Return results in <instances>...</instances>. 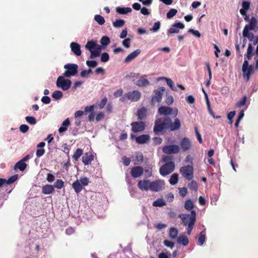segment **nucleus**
<instances>
[{
	"mask_svg": "<svg viewBox=\"0 0 258 258\" xmlns=\"http://www.w3.org/2000/svg\"><path fill=\"white\" fill-rule=\"evenodd\" d=\"M181 127L179 119L175 118L173 122L169 116L160 117L155 120L153 131L156 135L163 134L167 130L170 131L178 130Z\"/></svg>",
	"mask_w": 258,
	"mask_h": 258,
	"instance_id": "nucleus-1",
	"label": "nucleus"
},
{
	"mask_svg": "<svg viewBox=\"0 0 258 258\" xmlns=\"http://www.w3.org/2000/svg\"><path fill=\"white\" fill-rule=\"evenodd\" d=\"M196 212L192 210L190 214H180L178 217L181 218L184 226H187V234L190 235L196 221Z\"/></svg>",
	"mask_w": 258,
	"mask_h": 258,
	"instance_id": "nucleus-2",
	"label": "nucleus"
},
{
	"mask_svg": "<svg viewBox=\"0 0 258 258\" xmlns=\"http://www.w3.org/2000/svg\"><path fill=\"white\" fill-rule=\"evenodd\" d=\"M141 97V94L139 91L135 90L125 93L123 96L120 98V101L124 102L126 100L132 102L138 101Z\"/></svg>",
	"mask_w": 258,
	"mask_h": 258,
	"instance_id": "nucleus-3",
	"label": "nucleus"
},
{
	"mask_svg": "<svg viewBox=\"0 0 258 258\" xmlns=\"http://www.w3.org/2000/svg\"><path fill=\"white\" fill-rule=\"evenodd\" d=\"M158 113L160 115H171L173 117H175L178 114V109L177 108H172L171 107L165 106H160L158 108Z\"/></svg>",
	"mask_w": 258,
	"mask_h": 258,
	"instance_id": "nucleus-4",
	"label": "nucleus"
},
{
	"mask_svg": "<svg viewBox=\"0 0 258 258\" xmlns=\"http://www.w3.org/2000/svg\"><path fill=\"white\" fill-rule=\"evenodd\" d=\"M174 162L166 163L162 165L159 169V172L162 176H165L172 173L175 169Z\"/></svg>",
	"mask_w": 258,
	"mask_h": 258,
	"instance_id": "nucleus-5",
	"label": "nucleus"
},
{
	"mask_svg": "<svg viewBox=\"0 0 258 258\" xmlns=\"http://www.w3.org/2000/svg\"><path fill=\"white\" fill-rule=\"evenodd\" d=\"M164 90L165 88L162 87L154 91V95L152 96L151 100L152 106H155L156 103H160L161 102Z\"/></svg>",
	"mask_w": 258,
	"mask_h": 258,
	"instance_id": "nucleus-6",
	"label": "nucleus"
},
{
	"mask_svg": "<svg viewBox=\"0 0 258 258\" xmlns=\"http://www.w3.org/2000/svg\"><path fill=\"white\" fill-rule=\"evenodd\" d=\"M179 171L182 176L188 180H190L194 177V168L192 165H186L181 167Z\"/></svg>",
	"mask_w": 258,
	"mask_h": 258,
	"instance_id": "nucleus-7",
	"label": "nucleus"
},
{
	"mask_svg": "<svg viewBox=\"0 0 258 258\" xmlns=\"http://www.w3.org/2000/svg\"><path fill=\"white\" fill-rule=\"evenodd\" d=\"M64 68L67 70L63 73L64 76L69 78L77 74L78 66L75 63H67L64 65Z\"/></svg>",
	"mask_w": 258,
	"mask_h": 258,
	"instance_id": "nucleus-8",
	"label": "nucleus"
},
{
	"mask_svg": "<svg viewBox=\"0 0 258 258\" xmlns=\"http://www.w3.org/2000/svg\"><path fill=\"white\" fill-rule=\"evenodd\" d=\"M242 71L243 77L246 79L247 81H248L251 75L253 73V68L252 66L249 65L248 61L247 60H245L243 63Z\"/></svg>",
	"mask_w": 258,
	"mask_h": 258,
	"instance_id": "nucleus-9",
	"label": "nucleus"
},
{
	"mask_svg": "<svg viewBox=\"0 0 258 258\" xmlns=\"http://www.w3.org/2000/svg\"><path fill=\"white\" fill-rule=\"evenodd\" d=\"M56 84L57 87L61 88L63 91H67L71 87L72 82L70 80L64 79L62 76H59L57 79Z\"/></svg>",
	"mask_w": 258,
	"mask_h": 258,
	"instance_id": "nucleus-10",
	"label": "nucleus"
},
{
	"mask_svg": "<svg viewBox=\"0 0 258 258\" xmlns=\"http://www.w3.org/2000/svg\"><path fill=\"white\" fill-rule=\"evenodd\" d=\"M165 185V183L163 180H156L151 182L150 190L152 191L158 192L162 190Z\"/></svg>",
	"mask_w": 258,
	"mask_h": 258,
	"instance_id": "nucleus-11",
	"label": "nucleus"
},
{
	"mask_svg": "<svg viewBox=\"0 0 258 258\" xmlns=\"http://www.w3.org/2000/svg\"><path fill=\"white\" fill-rule=\"evenodd\" d=\"M163 152L167 154H176L180 151L179 147L176 145L164 146L162 148Z\"/></svg>",
	"mask_w": 258,
	"mask_h": 258,
	"instance_id": "nucleus-12",
	"label": "nucleus"
},
{
	"mask_svg": "<svg viewBox=\"0 0 258 258\" xmlns=\"http://www.w3.org/2000/svg\"><path fill=\"white\" fill-rule=\"evenodd\" d=\"M132 131L134 133L142 132L146 128V124L143 121H136L131 123Z\"/></svg>",
	"mask_w": 258,
	"mask_h": 258,
	"instance_id": "nucleus-13",
	"label": "nucleus"
},
{
	"mask_svg": "<svg viewBox=\"0 0 258 258\" xmlns=\"http://www.w3.org/2000/svg\"><path fill=\"white\" fill-rule=\"evenodd\" d=\"M144 172L142 167L138 166L133 167L131 171V174L134 178H138L140 177Z\"/></svg>",
	"mask_w": 258,
	"mask_h": 258,
	"instance_id": "nucleus-14",
	"label": "nucleus"
},
{
	"mask_svg": "<svg viewBox=\"0 0 258 258\" xmlns=\"http://www.w3.org/2000/svg\"><path fill=\"white\" fill-rule=\"evenodd\" d=\"M151 181L149 180H141L138 183V187L142 191L150 189Z\"/></svg>",
	"mask_w": 258,
	"mask_h": 258,
	"instance_id": "nucleus-15",
	"label": "nucleus"
},
{
	"mask_svg": "<svg viewBox=\"0 0 258 258\" xmlns=\"http://www.w3.org/2000/svg\"><path fill=\"white\" fill-rule=\"evenodd\" d=\"M180 146L184 152L188 150L191 146V142L187 138H183L180 141Z\"/></svg>",
	"mask_w": 258,
	"mask_h": 258,
	"instance_id": "nucleus-16",
	"label": "nucleus"
},
{
	"mask_svg": "<svg viewBox=\"0 0 258 258\" xmlns=\"http://www.w3.org/2000/svg\"><path fill=\"white\" fill-rule=\"evenodd\" d=\"M184 28V25L181 22L173 24L172 27L168 30V33H177L179 32L178 29H182Z\"/></svg>",
	"mask_w": 258,
	"mask_h": 258,
	"instance_id": "nucleus-17",
	"label": "nucleus"
},
{
	"mask_svg": "<svg viewBox=\"0 0 258 258\" xmlns=\"http://www.w3.org/2000/svg\"><path fill=\"white\" fill-rule=\"evenodd\" d=\"M147 109L145 107H142L138 109L137 112V116L139 120H145L147 117Z\"/></svg>",
	"mask_w": 258,
	"mask_h": 258,
	"instance_id": "nucleus-18",
	"label": "nucleus"
},
{
	"mask_svg": "<svg viewBox=\"0 0 258 258\" xmlns=\"http://www.w3.org/2000/svg\"><path fill=\"white\" fill-rule=\"evenodd\" d=\"M94 156L91 152L86 153L82 157V162L85 165L91 164L93 160Z\"/></svg>",
	"mask_w": 258,
	"mask_h": 258,
	"instance_id": "nucleus-19",
	"label": "nucleus"
},
{
	"mask_svg": "<svg viewBox=\"0 0 258 258\" xmlns=\"http://www.w3.org/2000/svg\"><path fill=\"white\" fill-rule=\"evenodd\" d=\"M71 50L77 56H80L81 54L82 51L80 48V45L77 42H72L70 44Z\"/></svg>",
	"mask_w": 258,
	"mask_h": 258,
	"instance_id": "nucleus-20",
	"label": "nucleus"
},
{
	"mask_svg": "<svg viewBox=\"0 0 258 258\" xmlns=\"http://www.w3.org/2000/svg\"><path fill=\"white\" fill-rule=\"evenodd\" d=\"M141 51L140 49H136L134 51L129 54L125 58V62H129L135 59L140 53Z\"/></svg>",
	"mask_w": 258,
	"mask_h": 258,
	"instance_id": "nucleus-21",
	"label": "nucleus"
},
{
	"mask_svg": "<svg viewBox=\"0 0 258 258\" xmlns=\"http://www.w3.org/2000/svg\"><path fill=\"white\" fill-rule=\"evenodd\" d=\"M150 141V136L148 135H142L136 138V141L139 144L148 143Z\"/></svg>",
	"mask_w": 258,
	"mask_h": 258,
	"instance_id": "nucleus-22",
	"label": "nucleus"
},
{
	"mask_svg": "<svg viewBox=\"0 0 258 258\" xmlns=\"http://www.w3.org/2000/svg\"><path fill=\"white\" fill-rule=\"evenodd\" d=\"M54 190V188L53 185L50 184H46L42 186V192L45 195H49Z\"/></svg>",
	"mask_w": 258,
	"mask_h": 258,
	"instance_id": "nucleus-23",
	"label": "nucleus"
},
{
	"mask_svg": "<svg viewBox=\"0 0 258 258\" xmlns=\"http://www.w3.org/2000/svg\"><path fill=\"white\" fill-rule=\"evenodd\" d=\"M134 83L139 87L147 86L150 84L149 81L146 79L140 78L138 80H133Z\"/></svg>",
	"mask_w": 258,
	"mask_h": 258,
	"instance_id": "nucleus-24",
	"label": "nucleus"
},
{
	"mask_svg": "<svg viewBox=\"0 0 258 258\" xmlns=\"http://www.w3.org/2000/svg\"><path fill=\"white\" fill-rule=\"evenodd\" d=\"M72 187L76 194H79L83 188V186L79 180H77L73 183Z\"/></svg>",
	"mask_w": 258,
	"mask_h": 258,
	"instance_id": "nucleus-25",
	"label": "nucleus"
},
{
	"mask_svg": "<svg viewBox=\"0 0 258 258\" xmlns=\"http://www.w3.org/2000/svg\"><path fill=\"white\" fill-rule=\"evenodd\" d=\"M132 9L130 7H118L116 8V12L121 15H125L128 13H131Z\"/></svg>",
	"mask_w": 258,
	"mask_h": 258,
	"instance_id": "nucleus-26",
	"label": "nucleus"
},
{
	"mask_svg": "<svg viewBox=\"0 0 258 258\" xmlns=\"http://www.w3.org/2000/svg\"><path fill=\"white\" fill-rule=\"evenodd\" d=\"M144 161V157L142 153L138 152L135 154V159L133 160L135 165H138L142 163Z\"/></svg>",
	"mask_w": 258,
	"mask_h": 258,
	"instance_id": "nucleus-27",
	"label": "nucleus"
},
{
	"mask_svg": "<svg viewBox=\"0 0 258 258\" xmlns=\"http://www.w3.org/2000/svg\"><path fill=\"white\" fill-rule=\"evenodd\" d=\"M250 2L247 1H244L242 3V9L240 10V13L241 15H245V13H247V10L250 8Z\"/></svg>",
	"mask_w": 258,
	"mask_h": 258,
	"instance_id": "nucleus-28",
	"label": "nucleus"
},
{
	"mask_svg": "<svg viewBox=\"0 0 258 258\" xmlns=\"http://www.w3.org/2000/svg\"><path fill=\"white\" fill-rule=\"evenodd\" d=\"M70 124V121L69 119L68 118L66 119H65L63 121V122L62 123V125L58 129L59 133L60 134H61V133H62L66 132L67 130L68 127L69 126Z\"/></svg>",
	"mask_w": 258,
	"mask_h": 258,
	"instance_id": "nucleus-29",
	"label": "nucleus"
},
{
	"mask_svg": "<svg viewBox=\"0 0 258 258\" xmlns=\"http://www.w3.org/2000/svg\"><path fill=\"white\" fill-rule=\"evenodd\" d=\"M177 242L182 244L183 246H186L189 243V240L185 235H181L178 237Z\"/></svg>",
	"mask_w": 258,
	"mask_h": 258,
	"instance_id": "nucleus-30",
	"label": "nucleus"
},
{
	"mask_svg": "<svg viewBox=\"0 0 258 258\" xmlns=\"http://www.w3.org/2000/svg\"><path fill=\"white\" fill-rule=\"evenodd\" d=\"M27 166V165L26 163L20 160L15 164L14 169H19L20 171H23L26 168Z\"/></svg>",
	"mask_w": 258,
	"mask_h": 258,
	"instance_id": "nucleus-31",
	"label": "nucleus"
},
{
	"mask_svg": "<svg viewBox=\"0 0 258 258\" xmlns=\"http://www.w3.org/2000/svg\"><path fill=\"white\" fill-rule=\"evenodd\" d=\"M243 36L245 37H247L250 41H252L256 36L254 35L252 33L249 32V30H247V27L244 28L243 30Z\"/></svg>",
	"mask_w": 258,
	"mask_h": 258,
	"instance_id": "nucleus-32",
	"label": "nucleus"
},
{
	"mask_svg": "<svg viewBox=\"0 0 258 258\" xmlns=\"http://www.w3.org/2000/svg\"><path fill=\"white\" fill-rule=\"evenodd\" d=\"M256 24V20L254 17H252L250 20L249 24L246 25L244 28L247 27V30H254Z\"/></svg>",
	"mask_w": 258,
	"mask_h": 258,
	"instance_id": "nucleus-33",
	"label": "nucleus"
},
{
	"mask_svg": "<svg viewBox=\"0 0 258 258\" xmlns=\"http://www.w3.org/2000/svg\"><path fill=\"white\" fill-rule=\"evenodd\" d=\"M206 240V232L205 230L202 231L198 237V242L200 245H203Z\"/></svg>",
	"mask_w": 258,
	"mask_h": 258,
	"instance_id": "nucleus-34",
	"label": "nucleus"
},
{
	"mask_svg": "<svg viewBox=\"0 0 258 258\" xmlns=\"http://www.w3.org/2000/svg\"><path fill=\"white\" fill-rule=\"evenodd\" d=\"M152 205L154 207H161L165 206L166 205V203L163 199H157V200H156L155 201H154Z\"/></svg>",
	"mask_w": 258,
	"mask_h": 258,
	"instance_id": "nucleus-35",
	"label": "nucleus"
},
{
	"mask_svg": "<svg viewBox=\"0 0 258 258\" xmlns=\"http://www.w3.org/2000/svg\"><path fill=\"white\" fill-rule=\"evenodd\" d=\"M83 151L81 149H77L72 156L74 160L78 161L80 157L82 155Z\"/></svg>",
	"mask_w": 258,
	"mask_h": 258,
	"instance_id": "nucleus-36",
	"label": "nucleus"
},
{
	"mask_svg": "<svg viewBox=\"0 0 258 258\" xmlns=\"http://www.w3.org/2000/svg\"><path fill=\"white\" fill-rule=\"evenodd\" d=\"M96 46V43L95 41L91 40L87 42L85 45V48L90 51L94 50Z\"/></svg>",
	"mask_w": 258,
	"mask_h": 258,
	"instance_id": "nucleus-37",
	"label": "nucleus"
},
{
	"mask_svg": "<svg viewBox=\"0 0 258 258\" xmlns=\"http://www.w3.org/2000/svg\"><path fill=\"white\" fill-rule=\"evenodd\" d=\"M194 208V204L192 201L191 200H187L184 203V208L187 211H192Z\"/></svg>",
	"mask_w": 258,
	"mask_h": 258,
	"instance_id": "nucleus-38",
	"label": "nucleus"
},
{
	"mask_svg": "<svg viewBox=\"0 0 258 258\" xmlns=\"http://www.w3.org/2000/svg\"><path fill=\"white\" fill-rule=\"evenodd\" d=\"M178 180V174L177 173L173 174L169 179V183L171 185H175Z\"/></svg>",
	"mask_w": 258,
	"mask_h": 258,
	"instance_id": "nucleus-39",
	"label": "nucleus"
},
{
	"mask_svg": "<svg viewBox=\"0 0 258 258\" xmlns=\"http://www.w3.org/2000/svg\"><path fill=\"white\" fill-rule=\"evenodd\" d=\"M178 231V230L174 227H172L170 229L169 235L171 238L175 239L176 238Z\"/></svg>",
	"mask_w": 258,
	"mask_h": 258,
	"instance_id": "nucleus-40",
	"label": "nucleus"
},
{
	"mask_svg": "<svg viewBox=\"0 0 258 258\" xmlns=\"http://www.w3.org/2000/svg\"><path fill=\"white\" fill-rule=\"evenodd\" d=\"M188 187L190 190L197 191L198 187V183L195 180H191L188 183Z\"/></svg>",
	"mask_w": 258,
	"mask_h": 258,
	"instance_id": "nucleus-41",
	"label": "nucleus"
},
{
	"mask_svg": "<svg viewBox=\"0 0 258 258\" xmlns=\"http://www.w3.org/2000/svg\"><path fill=\"white\" fill-rule=\"evenodd\" d=\"M53 186L54 187H55L57 189H61L62 187H64V182L62 179H57L56 181L54 182Z\"/></svg>",
	"mask_w": 258,
	"mask_h": 258,
	"instance_id": "nucleus-42",
	"label": "nucleus"
},
{
	"mask_svg": "<svg viewBox=\"0 0 258 258\" xmlns=\"http://www.w3.org/2000/svg\"><path fill=\"white\" fill-rule=\"evenodd\" d=\"M125 24V21L121 19L116 20L113 22V26L115 28H120L123 26Z\"/></svg>",
	"mask_w": 258,
	"mask_h": 258,
	"instance_id": "nucleus-43",
	"label": "nucleus"
},
{
	"mask_svg": "<svg viewBox=\"0 0 258 258\" xmlns=\"http://www.w3.org/2000/svg\"><path fill=\"white\" fill-rule=\"evenodd\" d=\"M110 42V40L109 38L106 36H103L100 40V43L102 46H106Z\"/></svg>",
	"mask_w": 258,
	"mask_h": 258,
	"instance_id": "nucleus-44",
	"label": "nucleus"
},
{
	"mask_svg": "<svg viewBox=\"0 0 258 258\" xmlns=\"http://www.w3.org/2000/svg\"><path fill=\"white\" fill-rule=\"evenodd\" d=\"M94 20L99 24L100 25H102L105 23L104 18L100 15H96L94 17Z\"/></svg>",
	"mask_w": 258,
	"mask_h": 258,
	"instance_id": "nucleus-45",
	"label": "nucleus"
},
{
	"mask_svg": "<svg viewBox=\"0 0 258 258\" xmlns=\"http://www.w3.org/2000/svg\"><path fill=\"white\" fill-rule=\"evenodd\" d=\"M160 80H166L167 84L170 87L172 90H175V86L173 82L170 79L165 77H161Z\"/></svg>",
	"mask_w": 258,
	"mask_h": 258,
	"instance_id": "nucleus-46",
	"label": "nucleus"
},
{
	"mask_svg": "<svg viewBox=\"0 0 258 258\" xmlns=\"http://www.w3.org/2000/svg\"><path fill=\"white\" fill-rule=\"evenodd\" d=\"M52 98L55 100H59L62 97V93L60 91H55L52 94Z\"/></svg>",
	"mask_w": 258,
	"mask_h": 258,
	"instance_id": "nucleus-47",
	"label": "nucleus"
},
{
	"mask_svg": "<svg viewBox=\"0 0 258 258\" xmlns=\"http://www.w3.org/2000/svg\"><path fill=\"white\" fill-rule=\"evenodd\" d=\"M247 100V97L246 95L244 96L242 99V100H240L238 102L236 103L235 106L236 107H241L245 105L246 102Z\"/></svg>",
	"mask_w": 258,
	"mask_h": 258,
	"instance_id": "nucleus-48",
	"label": "nucleus"
},
{
	"mask_svg": "<svg viewBox=\"0 0 258 258\" xmlns=\"http://www.w3.org/2000/svg\"><path fill=\"white\" fill-rule=\"evenodd\" d=\"M26 121L31 125H34L36 123V119L33 116H27L25 117Z\"/></svg>",
	"mask_w": 258,
	"mask_h": 258,
	"instance_id": "nucleus-49",
	"label": "nucleus"
},
{
	"mask_svg": "<svg viewBox=\"0 0 258 258\" xmlns=\"http://www.w3.org/2000/svg\"><path fill=\"white\" fill-rule=\"evenodd\" d=\"M177 13V10L175 9H171L166 14V17L168 19H170L174 16Z\"/></svg>",
	"mask_w": 258,
	"mask_h": 258,
	"instance_id": "nucleus-50",
	"label": "nucleus"
},
{
	"mask_svg": "<svg viewBox=\"0 0 258 258\" xmlns=\"http://www.w3.org/2000/svg\"><path fill=\"white\" fill-rule=\"evenodd\" d=\"M18 178V174H15L10 177L9 178L8 180L6 179V183L7 184H11L14 182H15L16 180H17Z\"/></svg>",
	"mask_w": 258,
	"mask_h": 258,
	"instance_id": "nucleus-51",
	"label": "nucleus"
},
{
	"mask_svg": "<svg viewBox=\"0 0 258 258\" xmlns=\"http://www.w3.org/2000/svg\"><path fill=\"white\" fill-rule=\"evenodd\" d=\"M79 181L83 186L88 185L89 183V179L86 177H81Z\"/></svg>",
	"mask_w": 258,
	"mask_h": 258,
	"instance_id": "nucleus-52",
	"label": "nucleus"
},
{
	"mask_svg": "<svg viewBox=\"0 0 258 258\" xmlns=\"http://www.w3.org/2000/svg\"><path fill=\"white\" fill-rule=\"evenodd\" d=\"M173 157L171 156L166 155L164 156L162 158L163 162L166 163L174 162L173 161Z\"/></svg>",
	"mask_w": 258,
	"mask_h": 258,
	"instance_id": "nucleus-53",
	"label": "nucleus"
},
{
	"mask_svg": "<svg viewBox=\"0 0 258 258\" xmlns=\"http://www.w3.org/2000/svg\"><path fill=\"white\" fill-rule=\"evenodd\" d=\"M109 59V54L107 52H104L101 54V61L103 62H107Z\"/></svg>",
	"mask_w": 258,
	"mask_h": 258,
	"instance_id": "nucleus-54",
	"label": "nucleus"
},
{
	"mask_svg": "<svg viewBox=\"0 0 258 258\" xmlns=\"http://www.w3.org/2000/svg\"><path fill=\"white\" fill-rule=\"evenodd\" d=\"M90 52L91 54L90 56V58L91 59H93L96 57L99 56L100 55V53L99 52V51L94 49L90 51Z\"/></svg>",
	"mask_w": 258,
	"mask_h": 258,
	"instance_id": "nucleus-55",
	"label": "nucleus"
},
{
	"mask_svg": "<svg viewBox=\"0 0 258 258\" xmlns=\"http://www.w3.org/2000/svg\"><path fill=\"white\" fill-rule=\"evenodd\" d=\"M107 102V99L106 97H104L101 101V102L98 104V106L100 109L104 108Z\"/></svg>",
	"mask_w": 258,
	"mask_h": 258,
	"instance_id": "nucleus-56",
	"label": "nucleus"
},
{
	"mask_svg": "<svg viewBox=\"0 0 258 258\" xmlns=\"http://www.w3.org/2000/svg\"><path fill=\"white\" fill-rule=\"evenodd\" d=\"M160 27V22L159 21H157L154 23V26L151 29V31H152L153 32H157L159 29Z\"/></svg>",
	"mask_w": 258,
	"mask_h": 258,
	"instance_id": "nucleus-57",
	"label": "nucleus"
},
{
	"mask_svg": "<svg viewBox=\"0 0 258 258\" xmlns=\"http://www.w3.org/2000/svg\"><path fill=\"white\" fill-rule=\"evenodd\" d=\"M187 192V189L186 187H183L179 188V193L181 197H184L186 195Z\"/></svg>",
	"mask_w": 258,
	"mask_h": 258,
	"instance_id": "nucleus-58",
	"label": "nucleus"
},
{
	"mask_svg": "<svg viewBox=\"0 0 258 258\" xmlns=\"http://www.w3.org/2000/svg\"><path fill=\"white\" fill-rule=\"evenodd\" d=\"M122 163L124 165L127 166H128L131 163V159L130 158H128L126 156H123L122 158Z\"/></svg>",
	"mask_w": 258,
	"mask_h": 258,
	"instance_id": "nucleus-59",
	"label": "nucleus"
},
{
	"mask_svg": "<svg viewBox=\"0 0 258 258\" xmlns=\"http://www.w3.org/2000/svg\"><path fill=\"white\" fill-rule=\"evenodd\" d=\"M86 64L90 68H94L97 65V62L95 60H87Z\"/></svg>",
	"mask_w": 258,
	"mask_h": 258,
	"instance_id": "nucleus-60",
	"label": "nucleus"
},
{
	"mask_svg": "<svg viewBox=\"0 0 258 258\" xmlns=\"http://www.w3.org/2000/svg\"><path fill=\"white\" fill-rule=\"evenodd\" d=\"M131 40L130 38L124 39L122 41V45L126 48H129L130 47Z\"/></svg>",
	"mask_w": 258,
	"mask_h": 258,
	"instance_id": "nucleus-61",
	"label": "nucleus"
},
{
	"mask_svg": "<svg viewBox=\"0 0 258 258\" xmlns=\"http://www.w3.org/2000/svg\"><path fill=\"white\" fill-rule=\"evenodd\" d=\"M29 130V126L26 124H22L20 126V131L23 133H26Z\"/></svg>",
	"mask_w": 258,
	"mask_h": 258,
	"instance_id": "nucleus-62",
	"label": "nucleus"
},
{
	"mask_svg": "<svg viewBox=\"0 0 258 258\" xmlns=\"http://www.w3.org/2000/svg\"><path fill=\"white\" fill-rule=\"evenodd\" d=\"M164 244L165 246L170 248H173L174 246V243L173 242L168 240H164Z\"/></svg>",
	"mask_w": 258,
	"mask_h": 258,
	"instance_id": "nucleus-63",
	"label": "nucleus"
},
{
	"mask_svg": "<svg viewBox=\"0 0 258 258\" xmlns=\"http://www.w3.org/2000/svg\"><path fill=\"white\" fill-rule=\"evenodd\" d=\"M54 179H55V176H54V175H53L52 174H51L50 173H48L47 174L46 180L48 182H52L54 180Z\"/></svg>",
	"mask_w": 258,
	"mask_h": 258,
	"instance_id": "nucleus-64",
	"label": "nucleus"
}]
</instances>
